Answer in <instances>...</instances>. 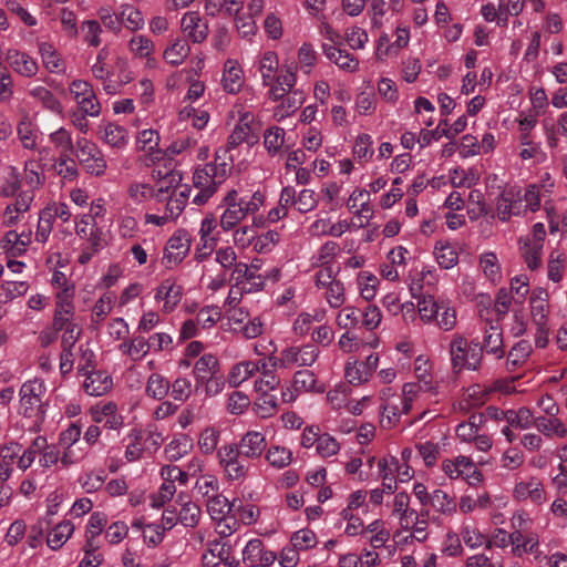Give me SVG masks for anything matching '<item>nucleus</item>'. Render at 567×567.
<instances>
[{
    "label": "nucleus",
    "instance_id": "f257e3e1",
    "mask_svg": "<svg viewBox=\"0 0 567 567\" xmlns=\"http://www.w3.org/2000/svg\"><path fill=\"white\" fill-rule=\"evenodd\" d=\"M254 65L259 73L261 85L268 89L267 96L270 101H277L297 84L295 63L284 64L279 72V56L274 50L260 52L256 56Z\"/></svg>",
    "mask_w": 567,
    "mask_h": 567
},
{
    "label": "nucleus",
    "instance_id": "f03ea898",
    "mask_svg": "<svg viewBox=\"0 0 567 567\" xmlns=\"http://www.w3.org/2000/svg\"><path fill=\"white\" fill-rule=\"evenodd\" d=\"M176 182V174L169 173L161 177V172L156 174L155 171H153L150 178L131 181L125 192L126 207L130 210H134L138 207H144L152 199L156 203L166 200V195Z\"/></svg>",
    "mask_w": 567,
    "mask_h": 567
},
{
    "label": "nucleus",
    "instance_id": "7ed1b4c3",
    "mask_svg": "<svg viewBox=\"0 0 567 567\" xmlns=\"http://www.w3.org/2000/svg\"><path fill=\"white\" fill-rule=\"evenodd\" d=\"M265 198V194L259 189L251 195L243 196L235 188L229 189L220 203L223 212L219 218V226L221 230L228 233L240 225L247 216L257 213L264 206Z\"/></svg>",
    "mask_w": 567,
    "mask_h": 567
},
{
    "label": "nucleus",
    "instance_id": "20e7f679",
    "mask_svg": "<svg viewBox=\"0 0 567 567\" xmlns=\"http://www.w3.org/2000/svg\"><path fill=\"white\" fill-rule=\"evenodd\" d=\"M47 393L45 382L40 378L24 381L19 390V413L34 423H42L45 419L49 403L44 400Z\"/></svg>",
    "mask_w": 567,
    "mask_h": 567
},
{
    "label": "nucleus",
    "instance_id": "39448f33",
    "mask_svg": "<svg viewBox=\"0 0 567 567\" xmlns=\"http://www.w3.org/2000/svg\"><path fill=\"white\" fill-rule=\"evenodd\" d=\"M452 369L455 372L463 370H478L482 358L483 348L477 341H468L462 334H453L449 347Z\"/></svg>",
    "mask_w": 567,
    "mask_h": 567
},
{
    "label": "nucleus",
    "instance_id": "423d86ee",
    "mask_svg": "<svg viewBox=\"0 0 567 567\" xmlns=\"http://www.w3.org/2000/svg\"><path fill=\"white\" fill-rule=\"evenodd\" d=\"M320 355L318 346L305 343L289 346L281 350L279 355H269L268 363L272 369L310 368Z\"/></svg>",
    "mask_w": 567,
    "mask_h": 567
},
{
    "label": "nucleus",
    "instance_id": "0eeeda50",
    "mask_svg": "<svg viewBox=\"0 0 567 567\" xmlns=\"http://www.w3.org/2000/svg\"><path fill=\"white\" fill-rule=\"evenodd\" d=\"M233 113L238 116L230 135L227 140V150L231 151L240 144L249 146L256 144L259 140V125L256 122V115L241 105H235Z\"/></svg>",
    "mask_w": 567,
    "mask_h": 567
},
{
    "label": "nucleus",
    "instance_id": "6e6552de",
    "mask_svg": "<svg viewBox=\"0 0 567 567\" xmlns=\"http://www.w3.org/2000/svg\"><path fill=\"white\" fill-rule=\"evenodd\" d=\"M315 286L330 308L338 309L346 302V288L336 278L332 267L320 269L315 275Z\"/></svg>",
    "mask_w": 567,
    "mask_h": 567
},
{
    "label": "nucleus",
    "instance_id": "1a4fd4ad",
    "mask_svg": "<svg viewBox=\"0 0 567 567\" xmlns=\"http://www.w3.org/2000/svg\"><path fill=\"white\" fill-rule=\"evenodd\" d=\"M379 473L382 477L383 492L386 494L394 493L398 484L409 483L414 471L409 464H399L393 456H386L378 461Z\"/></svg>",
    "mask_w": 567,
    "mask_h": 567
},
{
    "label": "nucleus",
    "instance_id": "9d476101",
    "mask_svg": "<svg viewBox=\"0 0 567 567\" xmlns=\"http://www.w3.org/2000/svg\"><path fill=\"white\" fill-rule=\"evenodd\" d=\"M75 156L84 171L93 176H102L107 167L101 150L85 137L76 140Z\"/></svg>",
    "mask_w": 567,
    "mask_h": 567
},
{
    "label": "nucleus",
    "instance_id": "9b49d317",
    "mask_svg": "<svg viewBox=\"0 0 567 567\" xmlns=\"http://www.w3.org/2000/svg\"><path fill=\"white\" fill-rule=\"evenodd\" d=\"M74 295L75 288L72 287L62 289L55 293L52 327L59 332L78 326L74 321Z\"/></svg>",
    "mask_w": 567,
    "mask_h": 567
},
{
    "label": "nucleus",
    "instance_id": "f8f14e48",
    "mask_svg": "<svg viewBox=\"0 0 567 567\" xmlns=\"http://www.w3.org/2000/svg\"><path fill=\"white\" fill-rule=\"evenodd\" d=\"M69 90L80 112L90 117L100 116L101 103L90 82L80 79L73 80L69 84Z\"/></svg>",
    "mask_w": 567,
    "mask_h": 567
},
{
    "label": "nucleus",
    "instance_id": "ddd939ff",
    "mask_svg": "<svg viewBox=\"0 0 567 567\" xmlns=\"http://www.w3.org/2000/svg\"><path fill=\"white\" fill-rule=\"evenodd\" d=\"M190 246V235L185 229L176 230L165 245L162 265L166 269L177 267L188 255Z\"/></svg>",
    "mask_w": 567,
    "mask_h": 567
},
{
    "label": "nucleus",
    "instance_id": "4468645a",
    "mask_svg": "<svg viewBox=\"0 0 567 567\" xmlns=\"http://www.w3.org/2000/svg\"><path fill=\"white\" fill-rule=\"evenodd\" d=\"M324 391V384L318 381V378L313 371L308 369H301L293 374L292 390L287 389V391L282 392V399L285 402H292L296 400L297 394H320L323 393Z\"/></svg>",
    "mask_w": 567,
    "mask_h": 567
},
{
    "label": "nucleus",
    "instance_id": "2eb2a0df",
    "mask_svg": "<svg viewBox=\"0 0 567 567\" xmlns=\"http://www.w3.org/2000/svg\"><path fill=\"white\" fill-rule=\"evenodd\" d=\"M75 234L93 251H101L105 244V234L89 214H83L75 220Z\"/></svg>",
    "mask_w": 567,
    "mask_h": 567
},
{
    "label": "nucleus",
    "instance_id": "dca6fc26",
    "mask_svg": "<svg viewBox=\"0 0 567 567\" xmlns=\"http://www.w3.org/2000/svg\"><path fill=\"white\" fill-rule=\"evenodd\" d=\"M442 470L452 480L462 478L470 485H476L482 481V474L475 464L466 456L460 455L453 460H445Z\"/></svg>",
    "mask_w": 567,
    "mask_h": 567
},
{
    "label": "nucleus",
    "instance_id": "f3484780",
    "mask_svg": "<svg viewBox=\"0 0 567 567\" xmlns=\"http://www.w3.org/2000/svg\"><path fill=\"white\" fill-rule=\"evenodd\" d=\"M379 360L377 353L369 354L364 361L348 360L344 368V378L352 385L367 383L375 372Z\"/></svg>",
    "mask_w": 567,
    "mask_h": 567
},
{
    "label": "nucleus",
    "instance_id": "a211bd4d",
    "mask_svg": "<svg viewBox=\"0 0 567 567\" xmlns=\"http://www.w3.org/2000/svg\"><path fill=\"white\" fill-rule=\"evenodd\" d=\"M524 215L520 193L516 188H508L501 193L495 202V216L502 223L508 221L513 216Z\"/></svg>",
    "mask_w": 567,
    "mask_h": 567
},
{
    "label": "nucleus",
    "instance_id": "6ab92c4d",
    "mask_svg": "<svg viewBox=\"0 0 567 567\" xmlns=\"http://www.w3.org/2000/svg\"><path fill=\"white\" fill-rule=\"evenodd\" d=\"M8 66L23 78H33L39 71L38 61L28 52L10 48L4 53Z\"/></svg>",
    "mask_w": 567,
    "mask_h": 567
},
{
    "label": "nucleus",
    "instance_id": "aec40b11",
    "mask_svg": "<svg viewBox=\"0 0 567 567\" xmlns=\"http://www.w3.org/2000/svg\"><path fill=\"white\" fill-rule=\"evenodd\" d=\"M231 277L239 293L257 292L265 286L264 276L251 272L246 262L239 261L233 269Z\"/></svg>",
    "mask_w": 567,
    "mask_h": 567
},
{
    "label": "nucleus",
    "instance_id": "412c9836",
    "mask_svg": "<svg viewBox=\"0 0 567 567\" xmlns=\"http://www.w3.org/2000/svg\"><path fill=\"white\" fill-rule=\"evenodd\" d=\"M220 463L226 476L231 481H239L246 476L248 464L239 455L237 447L224 446L218 452Z\"/></svg>",
    "mask_w": 567,
    "mask_h": 567
},
{
    "label": "nucleus",
    "instance_id": "4be33fe9",
    "mask_svg": "<svg viewBox=\"0 0 567 567\" xmlns=\"http://www.w3.org/2000/svg\"><path fill=\"white\" fill-rule=\"evenodd\" d=\"M235 505L233 516H228L226 529H221L220 534L230 535L237 530L240 524L250 525L256 522L258 509L251 504H244V498H234Z\"/></svg>",
    "mask_w": 567,
    "mask_h": 567
},
{
    "label": "nucleus",
    "instance_id": "5701e85b",
    "mask_svg": "<svg viewBox=\"0 0 567 567\" xmlns=\"http://www.w3.org/2000/svg\"><path fill=\"white\" fill-rule=\"evenodd\" d=\"M513 555L522 557L526 554L534 555L535 559H539L543 555L539 547V536L532 528L526 530H514Z\"/></svg>",
    "mask_w": 567,
    "mask_h": 567
},
{
    "label": "nucleus",
    "instance_id": "b1692460",
    "mask_svg": "<svg viewBox=\"0 0 567 567\" xmlns=\"http://www.w3.org/2000/svg\"><path fill=\"white\" fill-rule=\"evenodd\" d=\"M162 476V485L161 492L162 496H174L178 493V496H184V492H178V487L184 486L188 481V474L181 470L178 466L168 464L164 465L161 470Z\"/></svg>",
    "mask_w": 567,
    "mask_h": 567
},
{
    "label": "nucleus",
    "instance_id": "393cba45",
    "mask_svg": "<svg viewBox=\"0 0 567 567\" xmlns=\"http://www.w3.org/2000/svg\"><path fill=\"white\" fill-rule=\"evenodd\" d=\"M267 365L268 363L265 360H243L237 362L230 368L227 374V382L229 386L238 388Z\"/></svg>",
    "mask_w": 567,
    "mask_h": 567
},
{
    "label": "nucleus",
    "instance_id": "a878e982",
    "mask_svg": "<svg viewBox=\"0 0 567 567\" xmlns=\"http://www.w3.org/2000/svg\"><path fill=\"white\" fill-rule=\"evenodd\" d=\"M183 289L173 278L164 279L155 290V300L163 302V311L172 312L181 302Z\"/></svg>",
    "mask_w": 567,
    "mask_h": 567
},
{
    "label": "nucleus",
    "instance_id": "bb28decb",
    "mask_svg": "<svg viewBox=\"0 0 567 567\" xmlns=\"http://www.w3.org/2000/svg\"><path fill=\"white\" fill-rule=\"evenodd\" d=\"M275 102L278 104L274 109V117L277 121H282L301 107L305 102V93L302 90L296 89V86L290 87L289 91Z\"/></svg>",
    "mask_w": 567,
    "mask_h": 567
},
{
    "label": "nucleus",
    "instance_id": "cd10ccee",
    "mask_svg": "<svg viewBox=\"0 0 567 567\" xmlns=\"http://www.w3.org/2000/svg\"><path fill=\"white\" fill-rule=\"evenodd\" d=\"M99 137L115 150H123L128 144L127 130L115 122H102L99 126Z\"/></svg>",
    "mask_w": 567,
    "mask_h": 567
},
{
    "label": "nucleus",
    "instance_id": "c85d7f7f",
    "mask_svg": "<svg viewBox=\"0 0 567 567\" xmlns=\"http://www.w3.org/2000/svg\"><path fill=\"white\" fill-rule=\"evenodd\" d=\"M182 32L194 43L203 42L208 35V27L196 11H187L181 19Z\"/></svg>",
    "mask_w": 567,
    "mask_h": 567
},
{
    "label": "nucleus",
    "instance_id": "c756f323",
    "mask_svg": "<svg viewBox=\"0 0 567 567\" xmlns=\"http://www.w3.org/2000/svg\"><path fill=\"white\" fill-rule=\"evenodd\" d=\"M321 50L324 56L334 63L340 70L353 73L359 69V60L340 45L328 44L322 42Z\"/></svg>",
    "mask_w": 567,
    "mask_h": 567
},
{
    "label": "nucleus",
    "instance_id": "7c9ffc66",
    "mask_svg": "<svg viewBox=\"0 0 567 567\" xmlns=\"http://www.w3.org/2000/svg\"><path fill=\"white\" fill-rule=\"evenodd\" d=\"M368 506L363 504L362 498H352L349 506L342 511V516L348 524L346 526V534L355 536L364 533V523L361 518V513H367Z\"/></svg>",
    "mask_w": 567,
    "mask_h": 567
},
{
    "label": "nucleus",
    "instance_id": "2f4dec72",
    "mask_svg": "<svg viewBox=\"0 0 567 567\" xmlns=\"http://www.w3.org/2000/svg\"><path fill=\"white\" fill-rule=\"evenodd\" d=\"M530 316L535 326L547 323L549 313L548 293L543 288L533 290L529 297Z\"/></svg>",
    "mask_w": 567,
    "mask_h": 567
},
{
    "label": "nucleus",
    "instance_id": "473e14b6",
    "mask_svg": "<svg viewBox=\"0 0 567 567\" xmlns=\"http://www.w3.org/2000/svg\"><path fill=\"white\" fill-rule=\"evenodd\" d=\"M81 427L78 424H71L61 432L59 443L65 450L61 456L64 465L73 464L82 457V454L75 455L72 447L81 437Z\"/></svg>",
    "mask_w": 567,
    "mask_h": 567
},
{
    "label": "nucleus",
    "instance_id": "72a5a7b5",
    "mask_svg": "<svg viewBox=\"0 0 567 567\" xmlns=\"http://www.w3.org/2000/svg\"><path fill=\"white\" fill-rule=\"evenodd\" d=\"M39 54L41 56L44 69L52 74H63L66 64L59 51L49 42L39 44Z\"/></svg>",
    "mask_w": 567,
    "mask_h": 567
},
{
    "label": "nucleus",
    "instance_id": "f704fd0d",
    "mask_svg": "<svg viewBox=\"0 0 567 567\" xmlns=\"http://www.w3.org/2000/svg\"><path fill=\"white\" fill-rule=\"evenodd\" d=\"M244 84V72L236 60L228 59L225 62L221 85L230 94L239 92Z\"/></svg>",
    "mask_w": 567,
    "mask_h": 567
},
{
    "label": "nucleus",
    "instance_id": "c9c22d12",
    "mask_svg": "<svg viewBox=\"0 0 567 567\" xmlns=\"http://www.w3.org/2000/svg\"><path fill=\"white\" fill-rule=\"evenodd\" d=\"M234 498H208L206 507L213 520L218 523L219 532L226 529L228 516H233Z\"/></svg>",
    "mask_w": 567,
    "mask_h": 567
},
{
    "label": "nucleus",
    "instance_id": "e433bc0d",
    "mask_svg": "<svg viewBox=\"0 0 567 567\" xmlns=\"http://www.w3.org/2000/svg\"><path fill=\"white\" fill-rule=\"evenodd\" d=\"M266 447V439L261 432L249 431L240 440L238 453L247 458L259 457Z\"/></svg>",
    "mask_w": 567,
    "mask_h": 567
},
{
    "label": "nucleus",
    "instance_id": "4c0bfd02",
    "mask_svg": "<svg viewBox=\"0 0 567 567\" xmlns=\"http://www.w3.org/2000/svg\"><path fill=\"white\" fill-rule=\"evenodd\" d=\"M112 378L104 371H91L83 381L86 394L101 396L112 389Z\"/></svg>",
    "mask_w": 567,
    "mask_h": 567
},
{
    "label": "nucleus",
    "instance_id": "58836bf2",
    "mask_svg": "<svg viewBox=\"0 0 567 567\" xmlns=\"http://www.w3.org/2000/svg\"><path fill=\"white\" fill-rule=\"evenodd\" d=\"M118 350L123 355L130 358L133 362L143 360L150 352V342L143 336L137 334L124 340Z\"/></svg>",
    "mask_w": 567,
    "mask_h": 567
},
{
    "label": "nucleus",
    "instance_id": "ea45409f",
    "mask_svg": "<svg viewBox=\"0 0 567 567\" xmlns=\"http://www.w3.org/2000/svg\"><path fill=\"white\" fill-rule=\"evenodd\" d=\"M478 268L491 284L496 285L502 280V265L494 251H483L478 256Z\"/></svg>",
    "mask_w": 567,
    "mask_h": 567
},
{
    "label": "nucleus",
    "instance_id": "a19ab883",
    "mask_svg": "<svg viewBox=\"0 0 567 567\" xmlns=\"http://www.w3.org/2000/svg\"><path fill=\"white\" fill-rule=\"evenodd\" d=\"M94 421L103 423L106 429L120 430L123 426L124 419L117 411L114 402H106L94 411Z\"/></svg>",
    "mask_w": 567,
    "mask_h": 567
},
{
    "label": "nucleus",
    "instance_id": "79ce46f5",
    "mask_svg": "<svg viewBox=\"0 0 567 567\" xmlns=\"http://www.w3.org/2000/svg\"><path fill=\"white\" fill-rule=\"evenodd\" d=\"M228 152L229 151L227 148L218 150L214 161L205 165L206 168L212 169L207 172L212 175L216 183L221 184L233 168L231 156L228 155Z\"/></svg>",
    "mask_w": 567,
    "mask_h": 567
},
{
    "label": "nucleus",
    "instance_id": "37998d69",
    "mask_svg": "<svg viewBox=\"0 0 567 567\" xmlns=\"http://www.w3.org/2000/svg\"><path fill=\"white\" fill-rule=\"evenodd\" d=\"M413 371L417 380L416 383L423 385L424 391L436 392V386L433 382L432 362L429 357L424 354L417 355L413 362Z\"/></svg>",
    "mask_w": 567,
    "mask_h": 567
},
{
    "label": "nucleus",
    "instance_id": "c03bdc74",
    "mask_svg": "<svg viewBox=\"0 0 567 567\" xmlns=\"http://www.w3.org/2000/svg\"><path fill=\"white\" fill-rule=\"evenodd\" d=\"M381 424L384 427L394 426L401 415L409 413V410L405 408L404 403L400 399V396L392 398L386 403H381Z\"/></svg>",
    "mask_w": 567,
    "mask_h": 567
},
{
    "label": "nucleus",
    "instance_id": "a18cd8bd",
    "mask_svg": "<svg viewBox=\"0 0 567 567\" xmlns=\"http://www.w3.org/2000/svg\"><path fill=\"white\" fill-rule=\"evenodd\" d=\"M120 29L124 25L130 31L142 30L145 25L143 13L133 4L122 3L118 6Z\"/></svg>",
    "mask_w": 567,
    "mask_h": 567
},
{
    "label": "nucleus",
    "instance_id": "49530a36",
    "mask_svg": "<svg viewBox=\"0 0 567 567\" xmlns=\"http://www.w3.org/2000/svg\"><path fill=\"white\" fill-rule=\"evenodd\" d=\"M487 354L502 359L505 354L503 333L498 326H489L485 329L483 344L481 346Z\"/></svg>",
    "mask_w": 567,
    "mask_h": 567
},
{
    "label": "nucleus",
    "instance_id": "de8ad7c7",
    "mask_svg": "<svg viewBox=\"0 0 567 567\" xmlns=\"http://www.w3.org/2000/svg\"><path fill=\"white\" fill-rule=\"evenodd\" d=\"M219 372V361L216 355L212 353H205L199 357L195 363L193 373L197 382H204L205 380L216 375Z\"/></svg>",
    "mask_w": 567,
    "mask_h": 567
},
{
    "label": "nucleus",
    "instance_id": "09e8293b",
    "mask_svg": "<svg viewBox=\"0 0 567 567\" xmlns=\"http://www.w3.org/2000/svg\"><path fill=\"white\" fill-rule=\"evenodd\" d=\"M159 134L153 128H146L138 133L136 137V147L146 152L152 161L159 159L162 152L158 148Z\"/></svg>",
    "mask_w": 567,
    "mask_h": 567
},
{
    "label": "nucleus",
    "instance_id": "8fccbe9b",
    "mask_svg": "<svg viewBox=\"0 0 567 567\" xmlns=\"http://www.w3.org/2000/svg\"><path fill=\"white\" fill-rule=\"evenodd\" d=\"M433 324L444 332L452 331L456 327L457 310L450 300L444 298L441 299L437 318Z\"/></svg>",
    "mask_w": 567,
    "mask_h": 567
},
{
    "label": "nucleus",
    "instance_id": "3c124183",
    "mask_svg": "<svg viewBox=\"0 0 567 567\" xmlns=\"http://www.w3.org/2000/svg\"><path fill=\"white\" fill-rule=\"evenodd\" d=\"M393 514L398 516L400 526L404 532H409L412 526L420 524L422 519L404 498H395Z\"/></svg>",
    "mask_w": 567,
    "mask_h": 567
},
{
    "label": "nucleus",
    "instance_id": "603ef678",
    "mask_svg": "<svg viewBox=\"0 0 567 567\" xmlns=\"http://www.w3.org/2000/svg\"><path fill=\"white\" fill-rule=\"evenodd\" d=\"M190 47L184 39H175L163 52L165 63L177 66L181 65L189 55Z\"/></svg>",
    "mask_w": 567,
    "mask_h": 567
},
{
    "label": "nucleus",
    "instance_id": "864d4df0",
    "mask_svg": "<svg viewBox=\"0 0 567 567\" xmlns=\"http://www.w3.org/2000/svg\"><path fill=\"white\" fill-rule=\"evenodd\" d=\"M442 298L423 295L417 299L419 318L424 324H433L437 318L439 306Z\"/></svg>",
    "mask_w": 567,
    "mask_h": 567
},
{
    "label": "nucleus",
    "instance_id": "5fc2aeb1",
    "mask_svg": "<svg viewBox=\"0 0 567 567\" xmlns=\"http://www.w3.org/2000/svg\"><path fill=\"white\" fill-rule=\"evenodd\" d=\"M28 93L31 97L40 102L47 110L53 113L62 112L61 102L48 87L43 85H34L29 89Z\"/></svg>",
    "mask_w": 567,
    "mask_h": 567
},
{
    "label": "nucleus",
    "instance_id": "6e6d98bb",
    "mask_svg": "<svg viewBox=\"0 0 567 567\" xmlns=\"http://www.w3.org/2000/svg\"><path fill=\"white\" fill-rule=\"evenodd\" d=\"M339 246L334 241H327L321 245L310 257V265L313 268L332 267L331 262L334 259Z\"/></svg>",
    "mask_w": 567,
    "mask_h": 567
},
{
    "label": "nucleus",
    "instance_id": "4d7b16f0",
    "mask_svg": "<svg viewBox=\"0 0 567 567\" xmlns=\"http://www.w3.org/2000/svg\"><path fill=\"white\" fill-rule=\"evenodd\" d=\"M504 419L509 425L520 430H526L532 426H535L536 421V417H534L533 412L525 406H522L518 410H508L504 412Z\"/></svg>",
    "mask_w": 567,
    "mask_h": 567
},
{
    "label": "nucleus",
    "instance_id": "13d9d810",
    "mask_svg": "<svg viewBox=\"0 0 567 567\" xmlns=\"http://www.w3.org/2000/svg\"><path fill=\"white\" fill-rule=\"evenodd\" d=\"M127 49L134 59L142 60L155 53V43L144 34H135L128 40Z\"/></svg>",
    "mask_w": 567,
    "mask_h": 567
},
{
    "label": "nucleus",
    "instance_id": "bf43d9fd",
    "mask_svg": "<svg viewBox=\"0 0 567 567\" xmlns=\"http://www.w3.org/2000/svg\"><path fill=\"white\" fill-rule=\"evenodd\" d=\"M535 427L545 436L564 437L567 434V429L564 423L554 416H539L536 417Z\"/></svg>",
    "mask_w": 567,
    "mask_h": 567
},
{
    "label": "nucleus",
    "instance_id": "052dcab7",
    "mask_svg": "<svg viewBox=\"0 0 567 567\" xmlns=\"http://www.w3.org/2000/svg\"><path fill=\"white\" fill-rule=\"evenodd\" d=\"M298 63L297 71L300 70L303 74H310L316 66L318 53L313 45L309 42L302 43L297 51Z\"/></svg>",
    "mask_w": 567,
    "mask_h": 567
},
{
    "label": "nucleus",
    "instance_id": "680f3d73",
    "mask_svg": "<svg viewBox=\"0 0 567 567\" xmlns=\"http://www.w3.org/2000/svg\"><path fill=\"white\" fill-rule=\"evenodd\" d=\"M74 526L70 522L58 524L47 537V544L52 550L60 549L71 537Z\"/></svg>",
    "mask_w": 567,
    "mask_h": 567
},
{
    "label": "nucleus",
    "instance_id": "e2e57ef3",
    "mask_svg": "<svg viewBox=\"0 0 567 567\" xmlns=\"http://www.w3.org/2000/svg\"><path fill=\"white\" fill-rule=\"evenodd\" d=\"M434 256L443 269H452L458 262V255L455 248L445 241H440L434 247Z\"/></svg>",
    "mask_w": 567,
    "mask_h": 567
},
{
    "label": "nucleus",
    "instance_id": "0e129e2a",
    "mask_svg": "<svg viewBox=\"0 0 567 567\" xmlns=\"http://www.w3.org/2000/svg\"><path fill=\"white\" fill-rule=\"evenodd\" d=\"M193 447L192 440L181 434L175 436L165 447V455L169 461H178L185 456Z\"/></svg>",
    "mask_w": 567,
    "mask_h": 567
},
{
    "label": "nucleus",
    "instance_id": "69168bd1",
    "mask_svg": "<svg viewBox=\"0 0 567 567\" xmlns=\"http://www.w3.org/2000/svg\"><path fill=\"white\" fill-rule=\"evenodd\" d=\"M285 130L279 126H270L264 132V146L270 156L280 152L285 143Z\"/></svg>",
    "mask_w": 567,
    "mask_h": 567
},
{
    "label": "nucleus",
    "instance_id": "338daca9",
    "mask_svg": "<svg viewBox=\"0 0 567 567\" xmlns=\"http://www.w3.org/2000/svg\"><path fill=\"white\" fill-rule=\"evenodd\" d=\"M532 353V344L527 340L518 341L507 355V369L514 371L522 365Z\"/></svg>",
    "mask_w": 567,
    "mask_h": 567
},
{
    "label": "nucleus",
    "instance_id": "774afa93",
    "mask_svg": "<svg viewBox=\"0 0 567 567\" xmlns=\"http://www.w3.org/2000/svg\"><path fill=\"white\" fill-rule=\"evenodd\" d=\"M146 394L155 400H163L169 391L168 380L159 373H152L146 382Z\"/></svg>",
    "mask_w": 567,
    "mask_h": 567
}]
</instances>
